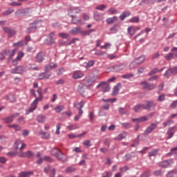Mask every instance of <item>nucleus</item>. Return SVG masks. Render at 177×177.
<instances>
[{"label": "nucleus", "instance_id": "nucleus-54", "mask_svg": "<svg viewBox=\"0 0 177 177\" xmlns=\"http://www.w3.org/2000/svg\"><path fill=\"white\" fill-rule=\"evenodd\" d=\"M157 73H158V68H154L149 72L148 75H153V74H157Z\"/></svg>", "mask_w": 177, "mask_h": 177}, {"label": "nucleus", "instance_id": "nucleus-31", "mask_svg": "<svg viewBox=\"0 0 177 177\" xmlns=\"http://www.w3.org/2000/svg\"><path fill=\"white\" fill-rule=\"evenodd\" d=\"M57 67V64L55 63L51 62L49 64V66H46L44 68V71H49L50 70H52V68H56Z\"/></svg>", "mask_w": 177, "mask_h": 177}, {"label": "nucleus", "instance_id": "nucleus-14", "mask_svg": "<svg viewBox=\"0 0 177 177\" xmlns=\"http://www.w3.org/2000/svg\"><path fill=\"white\" fill-rule=\"evenodd\" d=\"M52 75V72L48 71H44V72L40 73L39 75V80H49L50 76Z\"/></svg>", "mask_w": 177, "mask_h": 177}, {"label": "nucleus", "instance_id": "nucleus-36", "mask_svg": "<svg viewBox=\"0 0 177 177\" xmlns=\"http://www.w3.org/2000/svg\"><path fill=\"white\" fill-rule=\"evenodd\" d=\"M8 127L12 128V129H15V131H16V132L21 129V127H20V125H18V124H8Z\"/></svg>", "mask_w": 177, "mask_h": 177}, {"label": "nucleus", "instance_id": "nucleus-49", "mask_svg": "<svg viewBox=\"0 0 177 177\" xmlns=\"http://www.w3.org/2000/svg\"><path fill=\"white\" fill-rule=\"evenodd\" d=\"M157 153H158V149H153L149 153V157H154V156H157Z\"/></svg>", "mask_w": 177, "mask_h": 177}, {"label": "nucleus", "instance_id": "nucleus-20", "mask_svg": "<svg viewBox=\"0 0 177 177\" xmlns=\"http://www.w3.org/2000/svg\"><path fill=\"white\" fill-rule=\"evenodd\" d=\"M85 86L84 84L80 83L77 86V91L82 96H85L86 95V91H85V88H84Z\"/></svg>", "mask_w": 177, "mask_h": 177}, {"label": "nucleus", "instance_id": "nucleus-28", "mask_svg": "<svg viewBox=\"0 0 177 177\" xmlns=\"http://www.w3.org/2000/svg\"><path fill=\"white\" fill-rule=\"evenodd\" d=\"M3 52L6 56H9V57H13L15 56V53H16V49H13L12 50L5 49Z\"/></svg>", "mask_w": 177, "mask_h": 177}, {"label": "nucleus", "instance_id": "nucleus-5", "mask_svg": "<svg viewBox=\"0 0 177 177\" xmlns=\"http://www.w3.org/2000/svg\"><path fill=\"white\" fill-rule=\"evenodd\" d=\"M125 67H127V66L124 64H116L110 66L109 68H108V70H109V71H112L113 73H118L120 71H122V70H124Z\"/></svg>", "mask_w": 177, "mask_h": 177}, {"label": "nucleus", "instance_id": "nucleus-46", "mask_svg": "<svg viewBox=\"0 0 177 177\" xmlns=\"http://www.w3.org/2000/svg\"><path fill=\"white\" fill-rule=\"evenodd\" d=\"M3 120L4 121V122L6 124H10L11 122H13V119H12V118H11V116L5 118L3 119Z\"/></svg>", "mask_w": 177, "mask_h": 177}, {"label": "nucleus", "instance_id": "nucleus-7", "mask_svg": "<svg viewBox=\"0 0 177 177\" xmlns=\"http://www.w3.org/2000/svg\"><path fill=\"white\" fill-rule=\"evenodd\" d=\"M158 125L156 123H151L144 131V135L147 136L151 133L154 129H157Z\"/></svg>", "mask_w": 177, "mask_h": 177}, {"label": "nucleus", "instance_id": "nucleus-47", "mask_svg": "<svg viewBox=\"0 0 177 177\" xmlns=\"http://www.w3.org/2000/svg\"><path fill=\"white\" fill-rule=\"evenodd\" d=\"M20 145H21V140H17L15 143H14V149L15 150H17V149H19V146H20Z\"/></svg>", "mask_w": 177, "mask_h": 177}, {"label": "nucleus", "instance_id": "nucleus-51", "mask_svg": "<svg viewBox=\"0 0 177 177\" xmlns=\"http://www.w3.org/2000/svg\"><path fill=\"white\" fill-rule=\"evenodd\" d=\"M165 59L166 60H172V59H174V53H169L167 55H165Z\"/></svg>", "mask_w": 177, "mask_h": 177}, {"label": "nucleus", "instance_id": "nucleus-29", "mask_svg": "<svg viewBox=\"0 0 177 177\" xmlns=\"http://www.w3.org/2000/svg\"><path fill=\"white\" fill-rule=\"evenodd\" d=\"M37 122H39L40 124H44V122H45V121H46V116H45L44 115L40 114V115H37Z\"/></svg>", "mask_w": 177, "mask_h": 177}, {"label": "nucleus", "instance_id": "nucleus-13", "mask_svg": "<svg viewBox=\"0 0 177 177\" xmlns=\"http://www.w3.org/2000/svg\"><path fill=\"white\" fill-rule=\"evenodd\" d=\"M73 106L75 109L78 110L80 115H82L84 113V111H82V109L84 106H85V102L84 101H81L80 102L75 103Z\"/></svg>", "mask_w": 177, "mask_h": 177}, {"label": "nucleus", "instance_id": "nucleus-27", "mask_svg": "<svg viewBox=\"0 0 177 177\" xmlns=\"http://www.w3.org/2000/svg\"><path fill=\"white\" fill-rule=\"evenodd\" d=\"M72 24H82V20L81 19H78L77 15L71 17Z\"/></svg>", "mask_w": 177, "mask_h": 177}, {"label": "nucleus", "instance_id": "nucleus-40", "mask_svg": "<svg viewBox=\"0 0 177 177\" xmlns=\"http://www.w3.org/2000/svg\"><path fill=\"white\" fill-rule=\"evenodd\" d=\"M15 12V10L12 8H8L6 11L2 12L3 16H9V15H12Z\"/></svg>", "mask_w": 177, "mask_h": 177}, {"label": "nucleus", "instance_id": "nucleus-50", "mask_svg": "<svg viewBox=\"0 0 177 177\" xmlns=\"http://www.w3.org/2000/svg\"><path fill=\"white\" fill-rule=\"evenodd\" d=\"M107 7L106 6V5L104 4H101V5H99L98 6H97L95 8V9L97 10H101V11H103V10H105V9Z\"/></svg>", "mask_w": 177, "mask_h": 177}, {"label": "nucleus", "instance_id": "nucleus-42", "mask_svg": "<svg viewBox=\"0 0 177 177\" xmlns=\"http://www.w3.org/2000/svg\"><path fill=\"white\" fill-rule=\"evenodd\" d=\"M125 138H127L125 133H120L114 138V140H122V139H125Z\"/></svg>", "mask_w": 177, "mask_h": 177}, {"label": "nucleus", "instance_id": "nucleus-2", "mask_svg": "<svg viewBox=\"0 0 177 177\" xmlns=\"http://www.w3.org/2000/svg\"><path fill=\"white\" fill-rule=\"evenodd\" d=\"M146 57L145 55H141L139 57L136 58L133 62H131L129 64L130 70H133V68H136L138 66H140L143 62H145Z\"/></svg>", "mask_w": 177, "mask_h": 177}, {"label": "nucleus", "instance_id": "nucleus-41", "mask_svg": "<svg viewBox=\"0 0 177 177\" xmlns=\"http://www.w3.org/2000/svg\"><path fill=\"white\" fill-rule=\"evenodd\" d=\"M121 125L124 129H129L130 128H132V123L129 122H124V123H121Z\"/></svg>", "mask_w": 177, "mask_h": 177}, {"label": "nucleus", "instance_id": "nucleus-35", "mask_svg": "<svg viewBox=\"0 0 177 177\" xmlns=\"http://www.w3.org/2000/svg\"><path fill=\"white\" fill-rule=\"evenodd\" d=\"M128 16H131V12L125 11L120 16V20H125V18L128 17Z\"/></svg>", "mask_w": 177, "mask_h": 177}, {"label": "nucleus", "instance_id": "nucleus-9", "mask_svg": "<svg viewBox=\"0 0 177 177\" xmlns=\"http://www.w3.org/2000/svg\"><path fill=\"white\" fill-rule=\"evenodd\" d=\"M172 164H174V161L169 159L158 162V165L160 167V168H168V167H171Z\"/></svg>", "mask_w": 177, "mask_h": 177}, {"label": "nucleus", "instance_id": "nucleus-57", "mask_svg": "<svg viewBox=\"0 0 177 177\" xmlns=\"http://www.w3.org/2000/svg\"><path fill=\"white\" fill-rule=\"evenodd\" d=\"M113 176V173L110 171H105L102 174V176L101 177H111Z\"/></svg>", "mask_w": 177, "mask_h": 177}, {"label": "nucleus", "instance_id": "nucleus-10", "mask_svg": "<svg viewBox=\"0 0 177 177\" xmlns=\"http://www.w3.org/2000/svg\"><path fill=\"white\" fill-rule=\"evenodd\" d=\"M2 28L4 32H6V34H8L9 38L13 37L14 35H16V34L17 33V32L15 29H12L9 27H3Z\"/></svg>", "mask_w": 177, "mask_h": 177}, {"label": "nucleus", "instance_id": "nucleus-11", "mask_svg": "<svg viewBox=\"0 0 177 177\" xmlns=\"http://www.w3.org/2000/svg\"><path fill=\"white\" fill-rule=\"evenodd\" d=\"M42 97H41L39 95V97H36L35 100L32 103L30 108L29 109V113H32V111L37 109V105L40 100H42Z\"/></svg>", "mask_w": 177, "mask_h": 177}, {"label": "nucleus", "instance_id": "nucleus-39", "mask_svg": "<svg viewBox=\"0 0 177 177\" xmlns=\"http://www.w3.org/2000/svg\"><path fill=\"white\" fill-rule=\"evenodd\" d=\"M58 37L61 38H64V39H70L71 37L70 35L66 32H60L58 34Z\"/></svg>", "mask_w": 177, "mask_h": 177}, {"label": "nucleus", "instance_id": "nucleus-21", "mask_svg": "<svg viewBox=\"0 0 177 177\" xmlns=\"http://www.w3.org/2000/svg\"><path fill=\"white\" fill-rule=\"evenodd\" d=\"M72 77L74 80H80V78H82V77H84V73L80 71H76L73 72Z\"/></svg>", "mask_w": 177, "mask_h": 177}, {"label": "nucleus", "instance_id": "nucleus-15", "mask_svg": "<svg viewBox=\"0 0 177 177\" xmlns=\"http://www.w3.org/2000/svg\"><path fill=\"white\" fill-rule=\"evenodd\" d=\"M78 13H81V9L78 8H71L68 11V15L70 17H74V16H76Z\"/></svg>", "mask_w": 177, "mask_h": 177}, {"label": "nucleus", "instance_id": "nucleus-32", "mask_svg": "<svg viewBox=\"0 0 177 177\" xmlns=\"http://www.w3.org/2000/svg\"><path fill=\"white\" fill-rule=\"evenodd\" d=\"M134 111L138 113L140 110H145V104H138L133 108Z\"/></svg>", "mask_w": 177, "mask_h": 177}, {"label": "nucleus", "instance_id": "nucleus-63", "mask_svg": "<svg viewBox=\"0 0 177 177\" xmlns=\"http://www.w3.org/2000/svg\"><path fill=\"white\" fill-rule=\"evenodd\" d=\"M84 146H86V147H91L92 146V144H91V140H86L83 142Z\"/></svg>", "mask_w": 177, "mask_h": 177}, {"label": "nucleus", "instance_id": "nucleus-34", "mask_svg": "<svg viewBox=\"0 0 177 177\" xmlns=\"http://www.w3.org/2000/svg\"><path fill=\"white\" fill-rule=\"evenodd\" d=\"M118 27H120V24H116L110 28V31H111L112 34H115L118 32Z\"/></svg>", "mask_w": 177, "mask_h": 177}, {"label": "nucleus", "instance_id": "nucleus-18", "mask_svg": "<svg viewBox=\"0 0 177 177\" xmlns=\"http://www.w3.org/2000/svg\"><path fill=\"white\" fill-rule=\"evenodd\" d=\"M24 71V68L21 66H19L11 70L12 74H22Z\"/></svg>", "mask_w": 177, "mask_h": 177}, {"label": "nucleus", "instance_id": "nucleus-22", "mask_svg": "<svg viewBox=\"0 0 177 177\" xmlns=\"http://www.w3.org/2000/svg\"><path fill=\"white\" fill-rule=\"evenodd\" d=\"M69 33L71 34V35H78V34H81V27L77 26L72 28Z\"/></svg>", "mask_w": 177, "mask_h": 177}, {"label": "nucleus", "instance_id": "nucleus-26", "mask_svg": "<svg viewBox=\"0 0 177 177\" xmlns=\"http://www.w3.org/2000/svg\"><path fill=\"white\" fill-rule=\"evenodd\" d=\"M88 132L83 131L82 133L78 135H74V134H68V136L70 139H75V138H82V136H85Z\"/></svg>", "mask_w": 177, "mask_h": 177}, {"label": "nucleus", "instance_id": "nucleus-61", "mask_svg": "<svg viewBox=\"0 0 177 177\" xmlns=\"http://www.w3.org/2000/svg\"><path fill=\"white\" fill-rule=\"evenodd\" d=\"M95 64V61L90 60L88 62V63L86 65V68H89L90 67H92Z\"/></svg>", "mask_w": 177, "mask_h": 177}, {"label": "nucleus", "instance_id": "nucleus-19", "mask_svg": "<svg viewBox=\"0 0 177 177\" xmlns=\"http://www.w3.org/2000/svg\"><path fill=\"white\" fill-rule=\"evenodd\" d=\"M36 60L37 63H42L45 60V53L39 52L36 55Z\"/></svg>", "mask_w": 177, "mask_h": 177}, {"label": "nucleus", "instance_id": "nucleus-1", "mask_svg": "<svg viewBox=\"0 0 177 177\" xmlns=\"http://www.w3.org/2000/svg\"><path fill=\"white\" fill-rule=\"evenodd\" d=\"M51 154L54 156V157H56L59 161H62V162H66L68 160L67 155L63 153L62 151L58 148H54L51 151Z\"/></svg>", "mask_w": 177, "mask_h": 177}, {"label": "nucleus", "instance_id": "nucleus-17", "mask_svg": "<svg viewBox=\"0 0 177 177\" xmlns=\"http://www.w3.org/2000/svg\"><path fill=\"white\" fill-rule=\"evenodd\" d=\"M55 32H51L48 35V39H46L47 45H53L55 44Z\"/></svg>", "mask_w": 177, "mask_h": 177}, {"label": "nucleus", "instance_id": "nucleus-48", "mask_svg": "<svg viewBox=\"0 0 177 177\" xmlns=\"http://www.w3.org/2000/svg\"><path fill=\"white\" fill-rule=\"evenodd\" d=\"M55 110L56 113H61V111H63V110H64V106L60 105V106H56L55 108Z\"/></svg>", "mask_w": 177, "mask_h": 177}, {"label": "nucleus", "instance_id": "nucleus-56", "mask_svg": "<svg viewBox=\"0 0 177 177\" xmlns=\"http://www.w3.org/2000/svg\"><path fill=\"white\" fill-rule=\"evenodd\" d=\"M67 129H69V131H73V129H78V126L77 124H71L67 127Z\"/></svg>", "mask_w": 177, "mask_h": 177}, {"label": "nucleus", "instance_id": "nucleus-58", "mask_svg": "<svg viewBox=\"0 0 177 177\" xmlns=\"http://www.w3.org/2000/svg\"><path fill=\"white\" fill-rule=\"evenodd\" d=\"M103 143L105 146L110 147V145H111L110 139H109V138L104 139Z\"/></svg>", "mask_w": 177, "mask_h": 177}, {"label": "nucleus", "instance_id": "nucleus-44", "mask_svg": "<svg viewBox=\"0 0 177 177\" xmlns=\"http://www.w3.org/2000/svg\"><path fill=\"white\" fill-rule=\"evenodd\" d=\"M127 32H128V34H129V35L132 37L133 35H134L136 30H135V28L132 27H129L127 29Z\"/></svg>", "mask_w": 177, "mask_h": 177}, {"label": "nucleus", "instance_id": "nucleus-12", "mask_svg": "<svg viewBox=\"0 0 177 177\" xmlns=\"http://www.w3.org/2000/svg\"><path fill=\"white\" fill-rule=\"evenodd\" d=\"M95 82H96V80L94 77H91L84 80V85H85L87 89H91V86H93Z\"/></svg>", "mask_w": 177, "mask_h": 177}, {"label": "nucleus", "instance_id": "nucleus-43", "mask_svg": "<svg viewBox=\"0 0 177 177\" xmlns=\"http://www.w3.org/2000/svg\"><path fill=\"white\" fill-rule=\"evenodd\" d=\"M163 75L167 78H169L171 75H173L171 68H169L167 71H166L165 73L163 74Z\"/></svg>", "mask_w": 177, "mask_h": 177}, {"label": "nucleus", "instance_id": "nucleus-53", "mask_svg": "<svg viewBox=\"0 0 177 177\" xmlns=\"http://www.w3.org/2000/svg\"><path fill=\"white\" fill-rule=\"evenodd\" d=\"M151 173L149 171H144L141 175L140 177H151Z\"/></svg>", "mask_w": 177, "mask_h": 177}, {"label": "nucleus", "instance_id": "nucleus-25", "mask_svg": "<svg viewBox=\"0 0 177 177\" xmlns=\"http://www.w3.org/2000/svg\"><path fill=\"white\" fill-rule=\"evenodd\" d=\"M147 117L146 116H142L140 118H132L131 121L133 122H145V121H147Z\"/></svg>", "mask_w": 177, "mask_h": 177}, {"label": "nucleus", "instance_id": "nucleus-37", "mask_svg": "<svg viewBox=\"0 0 177 177\" xmlns=\"http://www.w3.org/2000/svg\"><path fill=\"white\" fill-rule=\"evenodd\" d=\"M55 169V168H52V166L47 165L46 167H44V174H49L50 172H53V171Z\"/></svg>", "mask_w": 177, "mask_h": 177}, {"label": "nucleus", "instance_id": "nucleus-8", "mask_svg": "<svg viewBox=\"0 0 177 177\" xmlns=\"http://www.w3.org/2000/svg\"><path fill=\"white\" fill-rule=\"evenodd\" d=\"M19 156L21 158H32L34 152L32 151H21Z\"/></svg>", "mask_w": 177, "mask_h": 177}, {"label": "nucleus", "instance_id": "nucleus-52", "mask_svg": "<svg viewBox=\"0 0 177 177\" xmlns=\"http://www.w3.org/2000/svg\"><path fill=\"white\" fill-rule=\"evenodd\" d=\"M171 124H174V120H168L166 122H163V125H164L165 128H166V127H169V125H171Z\"/></svg>", "mask_w": 177, "mask_h": 177}, {"label": "nucleus", "instance_id": "nucleus-62", "mask_svg": "<svg viewBox=\"0 0 177 177\" xmlns=\"http://www.w3.org/2000/svg\"><path fill=\"white\" fill-rule=\"evenodd\" d=\"M23 45H24L23 41H19L18 42L13 44V46H17L18 48H20V46H23Z\"/></svg>", "mask_w": 177, "mask_h": 177}, {"label": "nucleus", "instance_id": "nucleus-23", "mask_svg": "<svg viewBox=\"0 0 177 177\" xmlns=\"http://www.w3.org/2000/svg\"><path fill=\"white\" fill-rule=\"evenodd\" d=\"M175 128L176 127H173L168 129V131H167V135H168L167 139H171L174 138V135H175V132H176Z\"/></svg>", "mask_w": 177, "mask_h": 177}, {"label": "nucleus", "instance_id": "nucleus-45", "mask_svg": "<svg viewBox=\"0 0 177 177\" xmlns=\"http://www.w3.org/2000/svg\"><path fill=\"white\" fill-rule=\"evenodd\" d=\"M26 13H27V12L24 10H18L15 12V16L19 17L21 15H26Z\"/></svg>", "mask_w": 177, "mask_h": 177}, {"label": "nucleus", "instance_id": "nucleus-24", "mask_svg": "<svg viewBox=\"0 0 177 177\" xmlns=\"http://www.w3.org/2000/svg\"><path fill=\"white\" fill-rule=\"evenodd\" d=\"M121 88V83H118L114 87L112 92L113 96H116L118 95V92H120V89Z\"/></svg>", "mask_w": 177, "mask_h": 177}, {"label": "nucleus", "instance_id": "nucleus-3", "mask_svg": "<svg viewBox=\"0 0 177 177\" xmlns=\"http://www.w3.org/2000/svg\"><path fill=\"white\" fill-rule=\"evenodd\" d=\"M38 24H39V20H35L29 24V27L26 29V32L27 34H32V32H35L37 28H38Z\"/></svg>", "mask_w": 177, "mask_h": 177}, {"label": "nucleus", "instance_id": "nucleus-30", "mask_svg": "<svg viewBox=\"0 0 177 177\" xmlns=\"http://www.w3.org/2000/svg\"><path fill=\"white\" fill-rule=\"evenodd\" d=\"M94 19L95 20H96V21H100V20H102V19H103V15H102V13L95 11L94 12Z\"/></svg>", "mask_w": 177, "mask_h": 177}, {"label": "nucleus", "instance_id": "nucleus-59", "mask_svg": "<svg viewBox=\"0 0 177 177\" xmlns=\"http://www.w3.org/2000/svg\"><path fill=\"white\" fill-rule=\"evenodd\" d=\"M158 102H164L165 100V94H162L158 97Z\"/></svg>", "mask_w": 177, "mask_h": 177}, {"label": "nucleus", "instance_id": "nucleus-16", "mask_svg": "<svg viewBox=\"0 0 177 177\" xmlns=\"http://www.w3.org/2000/svg\"><path fill=\"white\" fill-rule=\"evenodd\" d=\"M100 86H102V92H109V91H110V86L107 83H106L104 82H100L97 86V88H100Z\"/></svg>", "mask_w": 177, "mask_h": 177}, {"label": "nucleus", "instance_id": "nucleus-64", "mask_svg": "<svg viewBox=\"0 0 177 177\" xmlns=\"http://www.w3.org/2000/svg\"><path fill=\"white\" fill-rule=\"evenodd\" d=\"M153 175L155 176H161V175H162V170H156L153 171Z\"/></svg>", "mask_w": 177, "mask_h": 177}, {"label": "nucleus", "instance_id": "nucleus-33", "mask_svg": "<svg viewBox=\"0 0 177 177\" xmlns=\"http://www.w3.org/2000/svg\"><path fill=\"white\" fill-rule=\"evenodd\" d=\"M118 113L120 114V115H125L127 114H129V111L125 108L120 107L118 109Z\"/></svg>", "mask_w": 177, "mask_h": 177}, {"label": "nucleus", "instance_id": "nucleus-6", "mask_svg": "<svg viewBox=\"0 0 177 177\" xmlns=\"http://www.w3.org/2000/svg\"><path fill=\"white\" fill-rule=\"evenodd\" d=\"M140 85H142V89H145V91H153V89H156V88H157V85L156 84H151L146 81L142 82Z\"/></svg>", "mask_w": 177, "mask_h": 177}, {"label": "nucleus", "instance_id": "nucleus-38", "mask_svg": "<svg viewBox=\"0 0 177 177\" xmlns=\"http://www.w3.org/2000/svg\"><path fill=\"white\" fill-rule=\"evenodd\" d=\"M118 17L116 16H114L113 17H110L106 19V23L107 24H113V23H115L117 21Z\"/></svg>", "mask_w": 177, "mask_h": 177}, {"label": "nucleus", "instance_id": "nucleus-55", "mask_svg": "<svg viewBox=\"0 0 177 177\" xmlns=\"http://www.w3.org/2000/svg\"><path fill=\"white\" fill-rule=\"evenodd\" d=\"M130 23H139V17H134L129 19Z\"/></svg>", "mask_w": 177, "mask_h": 177}, {"label": "nucleus", "instance_id": "nucleus-4", "mask_svg": "<svg viewBox=\"0 0 177 177\" xmlns=\"http://www.w3.org/2000/svg\"><path fill=\"white\" fill-rule=\"evenodd\" d=\"M145 110H148V111H151V110H156L157 106V103L153 100H146L144 104Z\"/></svg>", "mask_w": 177, "mask_h": 177}, {"label": "nucleus", "instance_id": "nucleus-60", "mask_svg": "<svg viewBox=\"0 0 177 177\" xmlns=\"http://www.w3.org/2000/svg\"><path fill=\"white\" fill-rule=\"evenodd\" d=\"M8 157H16L17 156V152L16 151H10L7 153Z\"/></svg>", "mask_w": 177, "mask_h": 177}]
</instances>
